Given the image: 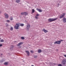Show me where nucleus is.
Returning <instances> with one entry per match:
<instances>
[{
  "label": "nucleus",
  "mask_w": 66,
  "mask_h": 66,
  "mask_svg": "<svg viewBox=\"0 0 66 66\" xmlns=\"http://www.w3.org/2000/svg\"><path fill=\"white\" fill-rule=\"evenodd\" d=\"M30 28V25L28 24L27 25V30H29V29Z\"/></svg>",
  "instance_id": "nucleus-7"
},
{
  "label": "nucleus",
  "mask_w": 66,
  "mask_h": 66,
  "mask_svg": "<svg viewBox=\"0 0 66 66\" xmlns=\"http://www.w3.org/2000/svg\"><path fill=\"white\" fill-rule=\"evenodd\" d=\"M1 39V38H0V39Z\"/></svg>",
  "instance_id": "nucleus-34"
},
{
  "label": "nucleus",
  "mask_w": 66,
  "mask_h": 66,
  "mask_svg": "<svg viewBox=\"0 0 66 66\" xmlns=\"http://www.w3.org/2000/svg\"><path fill=\"white\" fill-rule=\"evenodd\" d=\"M65 62H66V59H64L62 60V63H63V64H64Z\"/></svg>",
  "instance_id": "nucleus-8"
},
{
  "label": "nucleus",
  "mask_w": 66,
  "mask_h": 66,
  "mask_svg": "<svg viewBox=\"0 0 66 66\" xmlns=\"http://www.w3.org/2000/svg\"><path fill=\"white\" fill-rule=\"evenodd\" d=\"M30 52L31 53H33L34 52H33V51H31Z\"/></svg>",
  "instance_id": "nucleus-29"
},
{
  "label": "nucleus",
  "mask_w": 66,
  "mask_h": 66,
  "mask_svg": "<svg viewBox=\"0 0 66 66\" xmlns=\"http://www.w3.org/2000/svg\"><path fill=\"white\" fill-rule=\"evenodd\" d=\"M65 61H66V59H65Z\"/></svg>",
  "instance_id": "nucleus-33"
},
{
  "label": "nucleus",
  "mask_w": 66,
  "mask_h": 66,
  "mask_svg": "<svg viewBox=\"0 0 66 66\" xmlns=\"http://www.w3.org/2000/svg\"><path fill=\"white\" fill-rule=\"evenodd\" d=\"M24 15H27V12H24Z\"/></svg>",
  "instance_id": "nucleus-26"
},
{
  "label": "nucleus",
  "mask_w": 66,
  "mask_h": 66,
  "mask_svg": "<svg viewBox=\"0 0 66 66\" xmlns=\"http://www.w3.org/2000/svg\"><path fill=\"white\" fill-rule=\"evenodd\" d=\"M16 2L17 3H19V2H20V1H19V0H16Z\"/></svg>",
  "instance_id": "nucleus-16"
},
{
  "label": "nucleus",
  "mask_w": 66,
  "mask_h": 66,
  "mask_svg": "<svg viewBox=\"0 0 66 66\" xmlns=\"http://www.w3.org/2000/svg\"><path fill=\"white\" fill-rule=\"evenodd\" d=\"M39 16V14H37L36 15V16L35 17V18H36V19H38V17H37V16Z\"/></svg>",
  "instance_id": "nucleus-11"
},
{
  "label": "nucleus",
  "mask_w": 66,
  "mask_h": 66,
  "mask_svg": "<svg viewBox=\"0 0 66 66\" xmlns=\"http://www.w3.org/2000/svg\"><path fill=\"white\" fill-rule=\"evenodd\" d=\"M64 56H65V57H66V55H64Z\"/></svg>",
  "instance_id": "nucleus-32"
},
{
  "label": "nucleus",
  "mask_w": 66,
  "mask_h": 66,
  "mask_svg": "<svg viewBox=\"0 0 66 66\" xmlns=\"http://www.w3.org/2000/svg\"><path fill=\"white\" fill-rule=\"evenodd\" d=\"M63 40H58L57 41H56L54 42L55 44H57L58 45H60L61 43V42L63 41Z\"/></svg>",
  "instance_id": "nucleus-2"
},
{
  "label": "nucleus",
  "mask_w": 66,
  "mask_h": 66,
  "mask_svg": "<svg viewBox=\"0 0 66 66\" xmlns=\"http://www.w3.org/2000/svg\"><path fill=\"white\" fill-rule=\"evenodd\" d=\"M6 22H10V21L9 20H6Z\"/></svg>",
  "instance_id": "nucleus-24"
},
{
  "label": "nucleus",
  "mask_w": 66,
  "mask_h": 66,
  "mask_svg": "<svg viewBox=\"0 0 66 66\" xmlns=\"http://www.w3.org/2000/svg\"><path fill=\"white\" fill-rule=\"evenodd\" d=\"M37 10L39 12H42V10H40V9H37Z\"/></svg>",
  "instance_id": "nucleus-13"
},
{
  "label": "nucleus",
  "mask_w": 66,
  "mask_h": 66,
  "mask_svg": "<svg viewBox=\"0 0 66 66\" xmlns=\"http://www.w3.org/2000/svg\"><path fill=\"white\" fill-rule=\"evenodd\" d=\"M38 53H40L41 52H42V50H38Z\"/></svg>",
  "instance_id": "nucleus-15"
},
{
  "label": "nucleus",
  "mask_w": 66,
  "mask_h": 66,
  "mask_svg": "<svg viewBox=\"0 0 66 66\" xmlns=\"http://www.w3.org/2000/svg\"><path fill=\"white\" fill-rule=\"evenodd\" d=\"M2 44H0V47H2Z\"/></svg>",
  "instance_id": "nucleus-31"
},
{
  "label": "nucleus",
  "mask_w": 66,
  "mask_h": 66,
  "mask_svg": "<svg viewBox=\"0 0 66 66\" xmlns=\"http://www.w3.org/2000/svg\"><path fill=\"white\" fill-rule=\"evenodd\" d=\"M8 64H9V63H8V62H6L5 63H4V65H7Z\"/></svg>",
  "instance_id": "nucleus-14"
},
{
  "label": "nucleus",
  "mask_w": 66,
  "mask_h": 66,
  "mask_svg": "<svg viewBox=\"0 0 66 66\" xmlns=\"http://www.w3.org/2000/svg\"><path fill=\"white\" fill-rule=\"evenodd\" d=\"M24 12L21 13V15H24Z\"/></svg>",
  "instance_id": "nucleus-19"
},
{
  "label": "nucleus",
  "mask_w": 66,
  "mask_h": 66,
  "mask_svg": "<svg viewBox=\"0 0 66 66\" xmlns=\"http://www.w3.org/2000/svg\"><path fill=\"white\" fill-rule=\"evenodd\" d=\"M6 27H9V25L7 24L6 23Z\"/></svg>",
  "instance_id": "nucleus-27"
},
{
  "label": "nucleus",
  "mask_w": 66,
  "mask_h": 66,
  "mask_svg": "<svg viewBox=\"0 0 66 66\" xmlns=\"http://www.w3.org/2000/svg\"><path fill=\"white\" fill-rule=\"evenodd\" d=\"M22 44H23V42H20L18 43V44L17 45V46H18L19 48H21V47L20 46V45Z\"/></svg>",
  "instance_id": "nucleus-3"
},
{
  "label": "nucleus",
  "mask_w": 66,
  "mask_h": 66,
  "mask_svg": "<svg viewBox=\"0 0 66 66\" xmlns=\"http://www.w3.org/2000/svg\"><path fill=\"white\" fill-rule=\"evenodd\" d=\"M11 48H14V46L13 45H12Z\"/></svg>",
  "instance_id": "nucleus-30"
},
{
  "label": "nucleus",
  "mask_w": 66,
  "mask_h": 66,
  "mask_svg": "<svg viewBox=\"0 0 66 66\" xmlns=\"http://www.w3.org/2000/svg\"><path fill=\"white\" fill-rule=\"evenodd\" d=\"M42 30L44 31V33H47V32H48V30H47L45 29H43Z\"/></svg>",
  "instance_id": "nucleus-10"
},
{
  "label": "nucleus",
  "mask_w": 66,
  "mask_h": 66,
  "mask_svg": "<svg viewBox=\"0 0 66 66\" xmlns=\"http://www.w3.org/2000/svg\"><path fill=\"white\" fill-rule=\"evenodd\" d=\"M63 22H66V19L65 18H63Z\"/></svg>",
  "instance_id": "nucleus-12"
},
{
  "label": "nucleus",
  "mask_w": 66,
  "mask_h": 66,
  "mask_svg": "<svg viewBox=\"0 0 66 66\" xmlns=\"http://www.w3.org/2000/svg\"><path fill=\"white\" fill-rule=\"evenodd\" d=\"M4 15H5L6 18H9V15H8V14H6V13H5Z\"/></svg>",
  "instance_id": "nucleus-6"
},
{
  "label": "nucleus",
  "mask_w": 66,
  "mask_h": 66,
  "mask_svg": "<svg viewBox=\"0 0 66 66\" xmlns=\"http://www.w3.org/2000/svg\"><path fill=\"white\" fill-rule=\"evenodd\" d=\"M20 25L21 27H23L24 26V24H21Z\"/></svg>",
  "instance_id": "nucleus-22"
},
{
  "label": "nucleus",
  "mask_w": 66,
  "mask_h": 66,
  "mask_svg": "<svg viewBox=\"0 0 66 66\" xmlns=\"http://www.w3.org/2000/svg\"><path fill=\"white\" fill-rule=\"evenodd\" d=\"M21 38L22 39H24V37H21Z\"/></svg>",
  "instance_id": "nucleus-17"
},
{
  "label": "nucleus",
  "mask_w": 66,
  "mask_h": 66,
  "mask_svg": "<svg viewBox=\"0 0 66 66\" xmlns=\"http://www.w3.org/2000/svg\"><path fill=\"white\" fill-rule=\"evenodd\" d=\"M65 13H62V14H61L60 15V19L62 18H63V17L65 16Z\"/></svg>",
  "instance_id": "nucleus-4"
},
{
  "label": "nucleus",
  "mask_w": 66,
  "mask_h": 66,
  "mask_svg": "<svg viewBox=\"0 0 66 66\" xmlns=\"http://www.w3.org/2000/svg\"><path fill=\"white\" fill-rule=\"evenodd\" d=\"M10 20H13V17H10Z\"/></svg>",
  "instance_id": "nucleus-21"
},
{
  "label": "nucleus",
  "mask_w": 66,
  "mask_h": 66,
  "mask_svg": "<svg viewBox=\"0 0 66 66\" xmlns=\"http://www.w3.org/2000/svg\"><path fill=\"white\" fill-rule=\"evenodd\" d=\"M19 24L16 23L15 27H14L15 29H18V28H19Z\"/></svg>",
  "instance_id": "nucleus-5"
},
{
  "label": "nucleus",
  "mask_w": 66,
  "mask_h": 66,
  "mask_svg": "<svg viewBox=\"0 0 66 66\" xmlns=\"http://www.w3.org/2000/svg\"><path fill=\"white\" fill-rule=\"evenodd\" d=\"M13 30V28L12 27H11L10 29V30H11V31Z\"/></svg>",
  "instance_id": "nucleus-18"
},
{
  "label": "nucleus",
  "mask_w": 66,
  "mask_h": 66,
  "mask_svg": "<svg viewBox=\"0 0 66 66\" xmlns=\"http://www.w3.org/2000/svg\"><path fill=\"white\" fill-rule=\"evenodd\" d=\"M34 58H35V59H36L37 57V56H34Z\"/></svg>",
  "instance_id": "nucleus-25"
},
{
  "label": "nucleus",
  "mask_w": 66,
  "mask_h": 66,
  "mask_svg": "<svg viewBox=\"0 0 66 66\" xmlns=\"http://www.w3.org/2000/svg\"><path fill=\"white\" fill-rule=\"evenodd\" d=\"M25 52H26L27 53V55H28V56H29V55H30V54H29V51H25Z\"/></svg>",
  "instance_id": "nucleus-9"
},
{
  "label": "nucleus",
  "mask_w": 66,
  "mask_h": 66,
  "mask_svg": "<svg viewBox=\"0 0 66 66\" xmlns=\"http://www.w3.org/2000/svg\"><path fill=\"white\" fill-rule=\"evenodd\" d=\"M2 54H1V55H2Z\"/></svg>",
  "instance_id": "nucleus-35"
},
{
  "label": "nucleus",
  "mask_w": 66,
  "mask_h": 66,
  "mask_svg": "<svg viewBox=\"0 0 66 66\" xmlns=\"http://www.w3.org/2000/svg\"><path fill=\"white\" fill-rule=\"evenodd\" d=\"M57 19H58V18L54 19H48V21L50 22H52V21H54L56 20Z\"/></svg>",
  "instance_id": "nucleus-1"
},
{
  "label": "nucleus",
  "mask_w": 66,
  "mask_h": 66,
  "mask_svg": "<svg viewBox=\"0 0 66 66\" xmlns=\"http://www.w3.org/2000/svg\"><path fill=\"white\" fill-rule=\"evenodd\" d=\"M35 12V10L34 9H32V13H34Z\"/></svg>",
  "instance_id": "nucleus-23"
},
{
  "label": "nucleus",
  "mask_w": 66,
  "mask_h": 66,
  "mask_svg": "<svg viewBox=\"0 0 66 66\" xmlns=\"http://www.w3.org/2000/svg\"><path fill=\"white\" fill-rule=\"evenodd\" d=\"M0 12L1 13V11H0Z\"/></svg>",
  "instance_id": "nucleus-36"
},
{
  "label": "nucleus",
  "mask_w": 66,
  "mask_h": 66,
  "mask_svg": "<svg viewBox=\"0 0 66 66\" xmlns=\"http://www.w3.org/2000/svg\"><path fill=\"white\" fill-rule=\"evenodd\" d=\"M58 66H62V65L61 64H59Z\"/></svg>",
  "instance_id": "nucleus-28"
},
{
  "label": "nucleus",
  "mask_w": 66,
  "mask_h": 66,
  "mask_svg": "<svg viewBox=\"0 0 66 66\" xmlns=\"http://www.w3.org/2000/svg\"><path fill=\"white\" fill-rule=\"evenodd\" d=\"M0 42H4V40L3 39H2V40H0Z\"/></svg>",
  "instance_id": "nucleus-20"
}]
</instances>
